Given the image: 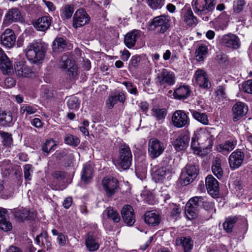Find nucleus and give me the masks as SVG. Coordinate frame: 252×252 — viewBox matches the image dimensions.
Instances as JSON below:
<instances>
[{"instance_id": "72a5a7b5", "label": "nucleus", "mask_w": 252, "mask_h": 252, "mask_svg": "<svg viewBox=\"0 0 252 252\" xmlns=\"http://www.w3.org/2000/svg\"><path fill=\"white\" fill-rule=\"evenodd\" d=\"M238 220V218L237 216H230L226 218L222 224L223 229L227 233L232 232L234 226Z\"/></svg>"}, {"instance_id": "20e7f679", "label": "nucleus", "mask_w": 252, "mask_h": 252, "mask_svg": "<svg viewBox=\"0 0 252 252\" xmlns=\"http://www.w3.org/2000/svg\"><path fill=\"white\" fill-rule=\"evenodd\" d=\"M170 18L169 16L161 15L154 18L150 27L153 30H157L161 33H164L170 27Z\"/></svg>"}, {"instance_id": "c756f323", "label": "nucleus", "mask_w": 252, "mask_h": 252, "mask_svg": "<svg viewBox=\"0 0 252 252\" xmlns=\"http://www.w3.org/2000/svg\"><path fill=\"white\" fill-rule=\"evenodd\" d=\"M13 124V117L10 112L2 111L0 113V126H10Z\"/></svg>"}, {"instance_id": "7c9ffc66", "label": "nucleus", "mask_w": 252, "mask_h": 252, "mask_svg": "<svg viewBox=\"0 0 252 252\" xmlns=\"http://www.w3.org/2000/svg\"><path fill=\"white\" fill-rule=\"evenodd\" d=\"M171 174L169 169L167 167H160L158 168L154 175V178L156 182L162 181L166 176Z\"/></svg>"}, {"instance_id": "8fccbe9b", "label": "nucleus", "mask_w": 252, "mask_h": 252, "mask_svg": "<svg viewBox=\"0 0 252 252\" xmlns=\"http://www.w3.org/2000/svg\"><path fill=\"white\" fill-rule=\"evenodd\" d=\"M67 106L70 109H78L79 107L80 102L78 98L74 96H71L68 99Z\"/></svg>"}, {"instance_id": "09e8293b", "label": "nucleus", "mask_w": 252, "mask_h": 252, "mask_svg": "<svg viewBox=\"0 0 252 252\" xmlns=\"http://www.w3.org/2000/svg\"><path fill=\"white\" fill-rule=\"evenodd\" d=\"M37 111L36 108L29 104H24L20 109V112L22 114L26 113V116L35 113Z\"/></svg>"}, {"instance_id": "393cba45", "label": "nucleus", "mask_w": 252, "mask_h": 252, "mask_svg": "<svg viewBox=\"0 0 252 252\" xmlns=\"http://www.w3.org/2000/svg\"><path fill=\"white\" fill-rule=\"evenodd\" d=\"M139 36L140 31L134 30L125 35L124 43L127 47L132 48L135 45V42Z\"/></svg>"}, {"instance_id": "e2e57ef3", "label": "nucleus", "mask_w": 252, "mask_h": 252, "mask_svg": "<svg viewBox=\"0 0 252 252\" xmlns=\"http://www.w3.org/2000/svg\"><path fill=\"white\" fill-rule=\"evenodd\" d=\"M243 90L247 93L252 94V80H248L243 84Z\"/></svg>"}, {"instance_id": "5701e85b", "label": "nucleus", "mask_w": 252, "mask_h": 252, "mask_svg": "<svg viewBox=\"0 0 252 252\" xmlns=\"http://www.w3.org/2000/svg\"><path fill=\"white\" fill-rule=\"evenodd\" d=\"M16 74L19 77H28L32 73V69L23 62H18L14 66Z\"/></svg>"}, {"instance_id": "3c124183", "label": "nucleus", "mask_w": 252, "mask_h": 252, "mask_svg": "<svg viewBox=\"0 0 252 252\" xmlns=\"http://www.w3.org/2000/svg\"><path fill=\"white\" fill-rule=\"evenodd\" d=\"M153 115L158 120L164 119L167 114L165 109L153 108L152 109Z\"/></svg>"}, {"instance_id": "ddd939ff", "label": "nucleus", "mask_w": 252, "mask_h": 252, "mask_svg": "<svg viewBox=\"0 0 252 252\" xmlns=\"http://www.w3.org/2000/svg\"><path fill=\"white\" fill-rule=\"evenodd\" d=\"M220 41L225 46L234 49L239 48L241 45V42L238 37L232 33L223 35L221 38Z\"/></svg>"}, {"instance_id": "c85d7f7f", "label": "nucleus", "mask_w": 252, "mask_h": 252, "mask_svg": "<svg viewBox=\"0 0 252 252\" xmlns=\"http://www.w3.org/2000/svg\"><path fill=\"white\" fill-rule=\"evenodd\" d=\"M144 220L147 224L155 226L159 223L160 218L159 216L155 212L148 211L145 214Z\"/></svg>"}, {"instance_id": "bf43d9fd", "label": "nucleus", "mask_w": 252, "mask_h": 252, "mask_svg": "<svg viewBox=\"0 0 252 252\" xmlns=\"http://www.w3.org/2000/svg\"><path fill=\"white\" fill-rule=\"evenodd\" d=\"M17 217H18L22 221L26 220H29L31 218V217L30 216L29 211L27 209L21 210L19 214H17Z\"/></svg>"}, {"instance_id": "423d86ee", "label": "nucleus", "mask_w": 252, "mask_h": 252, "mask_svg": "<svg viewBox=\"0 0 252 252\" xmlns=\"http://www.w3.org/2000/svg\"><path fill=\"white\" fill-rule=\"evenodd\" d=\"M175 74L166 69H162L156 78V83L159 86L173 85L175 83Z\"/></svg>"}, {"instance_id": "37998d69", "label": "nucleus", "mask_w": 252, "mask_h": 252, "mask_svg": "<svg viewBox=\"0 0 252 252\" xmlns=\"http://www.w3.org/2000/svg\"><path fill=\"white\" fill-rule=\"evenodd\" d=\"M73 12L74 8L72 6L70 5H66L64 6V7H63L62 9V13L61 14L62 19L65 20L70 18Z\"/></svg>"}, {"instance_id": "aec40b11", "label": "nucleus", "mask_w": 252, "mask_h": 252, "mask_svg": "<svg viewBox=\"0 0 252 252\" xmlns=\"http://www.w3.org/2000/svg\"><path fill=\"white\" fill-rule=\"evenodd\" d=\"M176 245L181 247L184 252H190L193 248V242L189 237H180L176 238Z\"/></svg>"}, {"instance_id": "a878e982", "label": "nucleus", "mask_w": 252, "mask_h": 252, "mask_svg": "<svg viewBox=\"0 0 252 252\" xmlns=\"http://www.w3.org/2000/svg\"><path fill=\"white\" fill-rule=\"evenodd\" d=\"M85 245L87 249L91 252L97 250L99 245L98 240L91 232L88 233L85 240Z\"/></svg>"}, {"instance_id": "9d476101", "label": "nucleus", "mask_w": 252, "mask_h": 252, "mask_svg": "<svg viewBox=\"0 0 252 252\" xmlns=\"http://www.w3.org/2000/svg\"><path fill=\"white\" fill-rule=\"evenodd\" d=\"M244 158L245 155L241 150H236L233 152L228 158L230 169L234 170L239 168L242 165Z\"/></svg>"}, {"instance_id": "864d4df0", "label": "nucleus", "mask_w": 252, "mask_h": 252, "mask_svg": "<svg viewBox=\"0 0 252 252\" xmlns=\"http://www.w3.org/2000/svg\"><path fill=\"white\" fill-rule=\"evenodd\" d=\"M148 5L153 9H160L163 5L162 0H146Z\"/></svg>"}, {"instance_id": "0e129e2a", "label": "nucleus", "mask_w": 252, "mask_h": 252, "mask_svg": "<svg viewBox=\"0 0 252 252\" xmlns=\"http://www.w3.org/2000/svg\"><path fill=\"white\" fill-rule=\"evenodd\" d=\"M141 61V57L139 55L133 56L131 57L129 65L130 67L132 66L134 68L138 66V63Z\"/></svg>"}, {"instance_id": "5fc2aeb1", "label": "nucleus", "mask_w": 252, "mask_h": 252, "mask_svg": "<svg viewBox=\"0 0 252 252\" xmlns=\"http://www.w3.org/2000/svg\"><path fill=\"white\" fill-rule=\"evenodd\" d=\"M244 0H235L233 3V9L235 12L239 13L243 9L245 5Z\"/></svg>"}, {"instance_id": "f8f14e48", "label": "nucleus", "mask_w": 252, "mask_h": 252, "mask_svg": "<svg viewBox=\"0 0 252 252\" xmlns=\"http://www.w3.org/2000/svg\"><path fill=\"white\" fill-rule=\"evenodd\" d=\"M0 69L3 74L10 75L13 73L11 62L0 48Z\"/></svg>"}, {"instance_id": "a211bd4d", "label": "nucleus", "mask_w": 252, "mask_h": 252, "mask_svg": "<svg viewBox=\"0 0 252 252\" xmlns=\"http://www.w3.org/2000/svg\"><path fill=\"white\" fill-rule=\"evenodd\" d=\"M232 111L233 120L234 122H236L247 114L248 107L244 103L238 102L234 105Z\"/></svg>"}, {"instance_id": "680f3d73", "label": "nucleus", "mask_w": 252, "mask_h": 252, "mask_svg": "<svg viewBox=\"0 0 252 252\" xmlns=\"http://www.w3.org/2000/svg\"><path fill=\"white\" fill-rule=\"evenodd\" d=\"M199 145H200V143L198 139V136L194 134L191 138V147L194 151H198L200 149Z\"/></svg>"}, {"instance_id": "2f4dec72", "label": "nucleus", "mask_w": 252, "mask_h": 252, "mask_svg": "<svg viewBox=\"0 0 252 252\" xmlns=\"http://www.w3.org/2000/svg\"><path fill=\"white\" fill-rule=\"evenodd\" d=\"M192 117L198 122L204 125L209 124V119L208 116L205 113H201L195 110L189 109Z\"/></svg>"}, {"instance_id": "f3484780", "label": "nucleus", "mask_w": 252, "mask_h": 252, "mask_svg": "<svg viewBox=\"0 0 252 252\" xmlns=\"http://www.w3.org/2000/svg\"><path fill=\"white\" fill-rule=\"evenodd\" d=\"M194 77L196 83L199 87L204 89H208L210 87L211 84L208 79L207 75L204 70L198 69L195 72Z\"/></svg>"}, {"instance_id": "0eeeda50", "label": "nucleus", "mask_w": 252, "mask_h": 252, "mask_svg": "<svg viewBox=\"0 0 252 252\" xmlns=\"http://www.w3.org/2000/svg\"><path fill=\"white\" fill-rule=\"evenodd\" d=\"M102 187L108 197L113 196L119 188L118 181L112 177H106L102 181Z\"/></svg>"}, {"instance_id": "bb28decb", "label": "nucleus", "mask_w": 252, "mask_h": 252, "mask_svg": "<svg viewBox=\"0 0 252 252\" xmlns=\"http://www.w3.org/2000/svg\"><path fill=\"white\" fill-rule=\"evenodd\" d=\"M236 144V140H227L219 145L217 149L218 152L225 155L232 151L235 148Z\"/></svg>"}, {"instance_id": "603ef678", "label": "nucleus", "mask_w": 252, "mask_h": 252, "mask_svg": "<svg viewBox=\"0 0 252 252\" xmlns=\"http://www.w3.org/2000/svg\"><path fill=\"white\" fill-rule=\"evenodd\" d=\"M183 170L189 172L190 174H192L193 176H195L196 177L199 172V168L198 166L193 164H187Z\"/></svg>"}, {"instance_id": "4be33fe9", "label": "nucleus", "mask_w": 252, "mask_h": 252, "mask_svg": "<svg viewBox=\"0 0 252 252\" xmlns=\"http://www.w3.org/2000/svg\"><path fill=\"white\" fill-rule=\"evenodd\" d=\"M189 137L188 134H181L174 141L173 145L177 151L185 149L189 145Z\"/></svg>"}, {"instance_id": "a19ab883", "label": "nucleus", "mask_w": 252, "mask_h": 252, "mask_svg": "<svg viewBox=\"0 0 252 252\" xmlns=\"http://www.w3.org/2000/svg\"><path fill=\"white\" fill-rule=\"evenodd\" d=\"M53 49L54 51L58 50L62 51L66 47V41L62 37H57L55 39L53 43Z\"/></svg>"}, {"instance_id": "7ed1b4c3", "label": "nucleus", "mask_w": 252, "mask_h": 252, "mask_svg": "<svg viewBox=\"0 0 252 252\" xmlns=\"http://www.w3.org/2000/svg\"><path fill=\"white\" fill-rule=\"evenodd\" d=\"M216 4V0H193L192 2L194 12L200 16L212 12Z\"/></svg>"}, {"instance_id": "052dcab7", "label": "nucleus", "mask_w": 252, "mask_h": 252, "mask_svg": "<svg viewBox=\"0 0 252 252\" xmlns=\"http://www.w3.org/2000/svg\"><path fill=\"white\" fill-rule=\"evenodd\" d=\"M0 167L1 168V170L9 173L12 167L10 160L8 159L3 160L0 162Z\"/></svg>"}, {"instance_id": "c03bdc74", "label": "nucleus", "mask_w": 252, "mask_h": 252, "mask_svg": "<svg viewBox=\"0 0 252 252\" xmlns=\"http://www.w3.org/2000/svg\"><path fill=\"white\" fill-rule=\"evenodd\" d=\"M204 199L201 196H195L190 198L188 203L198 210L202 206Z\"/></svg>"}, {"instance_id": "de8ad7c7", "label": "nucleus", "mask_w": 252, "mask_h": 252, "mask_svg": "<svg viewBox=\"0 0 252 252\" xmlns=\"http://www.w3.org/2000/svg\"><path fill=\"white\" fill-rule=\"evenodd\" d=\"M64 142L70 146L76 147L80 143V140L76 136L68 134L64 138Z\"/></svg>"}, {"instance_id": "473e14b6", "label": "nucleus", "mask_w": 252, "mask_h": 252, "mask_svg": "<svg viewBox=\"0 0 252 252\" xmlns=\"http://www.w3.org/2000/svg\"><path fill=\"white\" fill-rule=\"evenodd\" d=\"M5 17L8 22L11 23L20 20L21 15L19 10L14 8L9 9L6 14Z\"/></svg>"}, {"instance_id": "79ce46f5", "label": "nucleus", "mask_w": 252, "mask_h": 252, "mask_svg": "<svg viewBox=\"0 0 252 252\" xmlns=\"http://www.w3.org/2000/svg\"><path fill=\"white\" fill-rule=\"evenodd\" d=\"M198 210L187 203L185 207V214L189 220L195 219L197 217Z\"/></svg>"}, {"instance_id": "69168bd1", "label": "nucleus", "mask_w": 252, "mask_h": 252, "mask_svg": "<svg viewBox=\"0 0 252 252\" xmlns=\"http://www.w3.org/2000/svg\"><path fill=\"white\" fill-rule=\"evenodd\" d=\"M123 84H124L126 88L127 89L128 92H129L131 94H136L137 91V89L135 87H134L131 83L129 82H123Z\"/></svg>"}, {"instance_id": "9b49d317", "label": "nucleus", "mask_w": 252, "mask_h": 252, "mask_svg": "<svg viewBox=\"0 0 252 252\" xmlns=\"http://www.w3.org/2000/svg\"><path fill=\"white\" fill-rule=\"evenodd\" d=\"M60 65L62 68L67 70L70 76L74 77L77 74V66L74 60L69 59L65 56H63Z\"/></svg>"}, {"instance_id": "6e6d98bb", "label": "nucleus", "mask_w": 252, "mask_h": 252, "mask_svg": "<svg viewBox=\"0 0 252 252\" xmlns=\"http://www.w3.org/2000/svg\"><path fill=\"white\" fill-rule=\"evenodd\" d=\"M33 172L32 166L30 164H26L24 166V177L27 181H30L32 179V174Z\"/></svg>"}, {"instance_id": "f257e3e1", "label": "nucleus", "mask_w": 252, "mask_h": 252, "mask_svg": "<svg viewBox=\"0 0 252 252\" xmlns=\"http://www.w3.org/2000/svg\"><path fill=\"white\" fill-rule=\"evenodd\" d=\"M47 47V45L44 42L34 41L31 43L26 49V57L33 63H40L45 58Z\"/></svg>"}, {"instance_id": "4468645a", "label": "nucleus", "mask_w": 252, "mask_h": 252, "mask_svg": "<svg viewBox=\"0 0 252 252\" xmlns=\"http://www.w3.org/2000/svg\"><path fill=\"white\" fill-rule=\"evenodd\" d=\"M0 43L7 48H11L15 43L16 37L14 32L10 29H6L0 36Z\"/></svg>"}, {"instance_id": "a18cd8bd", "label": "nucleus", "mask_w": 252, "mask_h": 252, "mask_svg": "<svg viewBox=\"0 0 252 252\" xmlns=\"http://www.w3.org/2000/svg\"><path fill=\"white\" fill-rule=\"evenodd\" d=\"M93 169L90 166H87L84 167L83 173L82 174V180L85 183L89 182L93 176Z\"/></svg>"}, {"instance_id": "58836bf2", "label": "nucleus", "mask_w": 252, "mask_h": 252, "mask_svg": "<svg viewBox=\"0 0 252 252\" xmlns=\"http://www.w3.org/2000/svg\"><path fill=\"white\" fill-rule=\"evenodd\" d=\"M208 53V48L204 45L199 46L195 51L196 60L200 62L203 61Z\"/></svg>"}, {"instance_id": "4d7b16f0", "label": "nucleus", "mask_w": 252, "mask_h": 252, "mask_svg": "<svg viewBox=\"0 0 252 252\" xmlns=\"http://www.w3.org/2000/svg\"><path fill=\"white\" fill-rule=\"evenodd\" d=\"M12 225L11 223L7 221L6 219H1L0 220V229L4 231H7L11 230Z\"/></svg>"}, {"instance_id": "13d9d810", "label": "nucleus", "mask_w": 252, "mask_h": 252, "mask_svg": "<svg viewBox=\"0 0 252 252\" xmlns=\"http://www.w3.org/2000/svg\"><path fill=\"white\" fill-rule=\"evenodd\" d=\"M202 207L211 213H215L216 209L214 207V204L210 201L204 200Z\"/></svg>"}, {"instance_id": "1a4fd4ad", "label": "nucleus", "mask_w": 252, "mask_h": 252, "mask_svg": "<svg viewBox=\"0 0 252 252\" xmlns=\"http://www.w3.org/2000/svg\"><path fill=\"white\" fill-rule=\"evenodd\" d=\"M90 20V17L83 9H78L73 17V27L77 29L88 24Z\"/></svg>"}, {"instance_id": "cd10ccee", "label": "nucleus", "mask_w": 252, "mask_h": 252, "mask_svg": "<svg viewBox=\"0 0 252 252\" xmlns=\"http://www.w3.org/2000/svg\"><path fill=\"white\" fill-rule=\"evenodd\" d=\"M190 93L191 91L189 86H180L175 90L173 95L177 99H184L190 95Z\"/></svg>"}, {"instance_id": "774afa93", "label": "nucleus", "mask_w": 252, "mask_h": 252, "mask_svg": "<svg viewBox=\"0 0 252 252\" xmlns=\"http://www.w3.org/2000/svg\"><path fill=\"white\" fill-rule=\"evenodd\" d=\"M53 176L57 179H63L65 178V173L63 171H55L53 173Z\"/></svg>"}, {"instance_id": "39448f33", "label": "nucleus", "mask_w": 252, "mask_h": 252, "mask_svg": "<svg viewBox=\"0 0 252 252\" xmlns=\"http://www.w3.org/2000/svg\"><path fill=\"white\" fill-rule=\"evenodd\" d=\"M165 149L164 144L157 138H151L148 142V152L152 158L158 157L162 154Z\"/></svg>"}, {"instance_id": "412c9836", "label": "nucleus", "mask_w": 252, "mask_h": 252, "mask_svg": "<svg viewBox=\"0 0 252 252\" xmlns=\"http://www.w3.org/2000/svg\"><path fill=\"white\" fill-rule=\"evenodd\" d=\"M51 23V17L44 16L33 22V25L37 31L44 32L49 28Z\"/></svg>"}, {"instance_id": "f03ea898", "label": "nucleus", "mask_w": 252, "mask_h": 252, "mask_svg": "<svg viewBox=\"0 0 252 252\" xmlns=\"http://www.w3.org/2000/svg\"><path fill=\"white\" fill-rule=\"evenodd\" d=\"M132 156L130 148L124 145L119 149L118 159L114 161V163L118 168L123 170L128 169L131 165Z\"/></svg>"}, {"instance_id": "49530a36", "label": "nucleus", "mask_w": 252, "mask_h": 252, "mask_svg": "<svg viewBox=\"0 0 252 252\" xmlns=\"http://www.w3.org/2000/svg\"><path fill=\"white\" fill-rule=\"evenodd\" d=\"M0 136L2 138V143L5 146L10 147L13 143L12 135L8 132L0 131Z\"/></svg>"}, {"instance_id": "e433bc0d", "label": "nucleus", "mask_w": 252, "mask_h": 252, "mask_svg": "<svg viewBox=\"0 0 252 252\" xmlns=\"http://www.w3.org/2000/svg\"><path fill=\"white\" fill-rule=\"evenodd\" d=\"M185 22L189 26H195L197 24V19L193 15L190 9L187 10L184 16Z\"/></svg>"}, {"instance_id": "b1692460", "label": "nucleus", "mask_w": 252, "mask_h": 252, "mask_svg": "<svg viewBox=\"0 0 252 252\" xmlns=\"http://www.w3.org/2000/svg\"><path fill=\"white\" fill-rule=\"evenodd\" d=\"M125 96L122 92H115L109 96L106 100V104L109 109H112L118 101L124 103L125 101Z\"/></svg>"}, {"instance_id": "dca6fc26", "label": "nucleus", "mask_w": 252, "mask_h": 252, "mask_svg": "<svg viewBox=\"0 0 252 252\" xmlns=\"http://www.w3.org/2000/svg\"><path fill=\"white\" fill-rule=\"evenodd\" d=\"M121 215L124 222L128 226H132L135 221V215L132 207L129 205L124 206L121 211Z\"/></svg>"}, {"instance_id": "6e6552de", "label": "nucleus", "mask_w": 252, "mask_h": 252, "mask_svg": "<svg viewBox=\"0 0 252 252\" xmlns=\"http://www.w3.org/2000/svg\"><path fill=\"white\" fill-rule=\"evenodd\" d=\"M171 120L174 126L178 128L188 126L189 124V119L183 110H176L173 113Z\"/></svg>"}, {"instance_id": "338daca9", "label": "nucleus", "mask_w": 252, "mask_h": 252, "mask_svg": "<svg viewBox=\"0 0 252 252\" xmlns=\"http://www.w3.org/2000/svg\"><path fill=\"white\" fill-rule=\"evenodd\" d=\"M72 204V198L71 197L65 198L63 201V205L66 208L68 209Z\"/></svg>"}, {"instance_id": "f704fd0d", "label": "nucleus", "mask_w": 252, "mask_h": 252, "mask_svg": "<svg viewBox=\"0 0 252 252\" xmlns=\"http://www.w3.org/2000/svg\"><path fill=\"white\" fill-rule=\"evenodd\" d=\"M103 215H106L107 218L112 220L114 222L117 223L121 220L120 216L118 212L113 209L112 207L107 208L103 213Z\"/></svg>"}, {"instance_id": "6ab92c4d", "label": "nucleus", "mask_w": 252, "mask_h": 252, "mask_svg": "<svg viewBox=\"0 0 252 252\" xmlns=\"http://www.w3.org/2000/svg\"><path fill=\"white\" fill-rule=\"evenodd\" d=\"M198 139L203 148L209 149L212 148L214 137L209 131H205L199 133Z\"/></svg>"}, {"instance_id": "ea45409f", "label": "nucleus", "mask_w": 252, "mask_h": 252, "mask_svg": "<svg viewBox=\"0 0 252 252\" xmlns=\"http://www.w3.org/2000/svg\"><path fill=\"white\" fill-rule=\"evenodd\" d=\"M54 141L52 140H47L42 145V151L45 156H47L48 154L54 151L56 146V144H54Z\"/></svg>"}, {"instance_id": "4c0bfd02", "label": "nucleus", "mask_w": 252, "mask_h": 252, "mask_svg": "<svg viewBox=\"0 0 252 252\" xmlns=\"http://www.w3.org/2000/svg\"><path fill=\"white\" fill-rule=\"evenodd\" d=\"M196 176H193L192 174H190L189 172L182 170L180 180L182 184L187 186L191 182L196 178Z\"/></svg>"}, {"instance_id": "c9c22d12", "label": "nucleus", "mask_w": 252, "mask_h": 252, "mask_svg": "<svg viewBox=\"0 0 252 252\" xmlns=\"http://www.w3.org/2000/svg\"><path fill=\"white\" fill-rule=\"evenodd\" d=\"M212 170L213 174L218 178L220 179L223 176V171L221 167V160L217 158L213 162Z\"/></svg>"}, {"instance_id": "2eb2a0df", "label": "nucleus", "mask_w": 252, "mask_h": 252, "mask_svg": "<svg viewBox=\"0 0 252 252\" xmlns=\"http://www.w3.org/2000/svg\"><path fill=\"white\" fill-rule=\"evenodd\" d=\"M206 189L208 193L214 197L219 193L218 181L211 175L207 176L205 180Z\"/></svg>"}]
</instances>
